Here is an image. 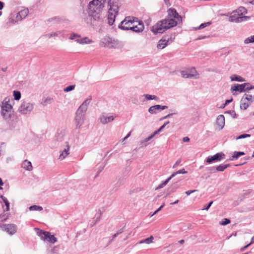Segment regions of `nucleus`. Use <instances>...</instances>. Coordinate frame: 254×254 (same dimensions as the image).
Returning <instances> with one entry per match:
<instances>
[{
    "instance_id": "obj_1",
    "label": "nucleus",
    "mask_w": 254,
    "mask_h": 254,
    "mask_svg": "<svg viewBox=\"0 0 254 254\" xmlns=\"http://www.w3.org/2000/svg\"><path fill=\"white\" fill-rule=\"evenodd\" d=\"M168 15L164 19L158 21L151 27V31L155 34H162L167 30L176 26L182 22V18L174 8L167 10Z\"/></svg>"
},
{
    "instance_id": "obj_2",
    "label": "nucleus",
    "mask_w": 254,
    "mask_h": 254,
    "mask_svg": "<svg viewBox=\"0 0 254 254\" xmlns=\"http://www.w3.org/2000/svg\"><path fill=\"white\" fill-rule=\"evenodd\" d=\"M106 0H92L88 4L89 16L94 21L101 19V16Z\"/></svg>"
},
{
    "instance_id": "obj_3",
    "label": "nucleus",
    "mask_w": 254,
    "mask_h": 254,
    "mask_svg": "<svg viewBox=\"0 0 254 254\" xmlns=\"http://www.w3.org/2000/svg\"><path fill=\"white\" fill-rule=\"evenodd\" d=\"M91 100L92 97L91 96H89L88 98L85 100L77 109L75 113V115L85 118L88 105Z\"/></svg>"
},
{
    "instance_id": "obj_4",
    "label": "nucleus",
    "mask_w": 254,
    "mask_h": 254,
    "mask_svg": "<svg viewBox=\"0 0 254 254\" xmlns=\"http://www.w3.org/2000/svg\"><path fill=\"white\" fill-rule=\"evenodd\" d=\"M135 20L137 18L134 17H126L118 25V28L123 30H130L128 28L131 27L132 24L134 23Z\"/></svg>"
},
{
    "instance_id": "obj_5",
    "label": "nucleus",
    "mask_w": 254,
    "mask_h": 254,
    "mask_svg": "<svg viewBox=\"0 0 254 254\" xmlns=\"http://www.w3.org/2000/svg\"><path fill=\"white\" fill-rule=\"evenodd\" d=\"M34 104L23 101L18 109L19 112L23 115L29 114L33 110Z\"/></svg>"
},
{
    "instance_id": "obj_6",
    "label": "nucleus",
    "mask_w": 254,
    "mask_h": 254,
    "mask_svg": "<svg viewBox=\"0 0 254 254\" xmlns=\"http://www.w3.org/2000/svg\"><path fill=\"white\" fill-rule=\"evenodd\" d=\"M118 44V41L113 40L109 37L102 39L100 42V46L109 48H116Z\"/></svg>"
},
{
    "instance_id": "obj_7",
    "label": "nucleus",
    "mask_w": 254,
    "mask_h": 254,
    "mask_svg": "<svg viewBox=\"0 0 254 254\" xmlns=\"http://www.w3.org/2000/svg\"><path fill=\"white\" fill-rule=\"evenodd\" d=\"M225 154L223 152L217 153L213 156H209L206 158L205 162L211 164L214 162L220 161L225 158Z\"/></svg>"
},
{
    "instance_id": "obj_8",
    "label": "nucleus",
    "mask_w": 254,
    "mask_h": 254,
    "mask_svg": "<svg viewBox=\"0 0 254 254\" xmlns=\"http://www.w3.org/2000/svg\"><path fill=\"white\" fill-rule=\"evenodd\" d=\"M128 28L133 32L140 33L143 31L144 25L142 21L137 19L135 20L134 23L132 24L131 27Z\"/></svg>"
},
{
    "instance_id": "obj_9",
    "label": "nucleus",
    "mask_w": 254,
    "mask_h": 254,
    "mask_svg": "<svg viewBox=\"0 0 254 254\" xmlns=\"http://www.w3.org/2000/svg\"><path fill=\"white\" fill-rule=\"evenodd\" d=\"M250 83L246 82L243 84H235L234 85H232L231 87V91L232 93H233V95H236L237 93H233L234 91L239 92L240 93H242L245 91V87L247 86H249Z\"/></svg>"
},
{
    "instance_id": "obj_10",
    "label": "nucleus",
    "mask_w": 254,
    "mask_h": 254,
    "mask_svg": "<svg viewBox=\"0 0 254 254\" xmlns=\"http://www.w3.org/2000/svg\"><path fill=\"white\" fill-rule=\"evenodd\" d=\"M0 227L8 234L12 235L17 231V226L14 224H0Z\"/></svg>"
},
{
    "instance_id": "obj_11",
    "label": "nucleus",
    "mask_w": 254,
    "mask_h": 254,
    "mask_svg": "<svg viewBox=\"0 0 254 254\" xmlns=\"http://www.w3.org/2000/svg\"><path fill=\"white\" fill-rule=\"evenodd\" d=\"M108 5L110 6V11H116L119 12V7H120V1L119 0H109Z\"/></svg>"
},
{
    "instance_id": "obj_12",
    "label": "nucleus",
    "mask_w": 254,
    "mask_h": 254,
    "mask_svg": "<svg viewBox=\"0 0 254 254\" xmlns=\"http://www.w3.org/2000/svg\"><path fill=\"white\" fill-rule=\"evenodd\" d=\"M116 117H117L116 115L115 116H108L106 113H103L100 116L99 120L102 124L105 125L113 121Z\"/></svg>"
},
{
    "instance_id": "obj_13",
    "label": "nucleus",
    "mask_w": 254,
    "mask_h": 254,
    "mask_svg": "<svg viewBox=\"0 0 254 254\" xmlns=\"http://www.w3.org/2000/svg\"><path fill=\"white\" fill-rule=\"evenodd\" d=\"M172 40H170L169 38L164 37L161 39L157 44V48L160 49H163L166 46H167L169 43L172 42Z\"/></svg>"
},
{
    "instance_id": "obj_14",
    "label": "nucleus",
    "mask_w": 254,
    "mask_h": 254,
    "mask_svg": "<svg viewBox=\"0 0 254 254\" xmlns=\"http://www.w3.org/2000/svg\"><path fill=\"white\" fill-rule=\"evenodd\" d=\"M118 14V12L116 11H110V10H108V23L110 25H113L115 21L116 16Z\"/></svg>"
},
{
    "instance_id": "obj_15",
    "label": "nucleus",
    "mask_w": 254,
    "mask_h": 254,
    "mask_svg": "<svg viewBox=\"0 0 254 254\" xmlns=\"http://www.w3.org/2000/svg\"><path fill=\"white\" fill-rule=\"evenodd\" d=\"M216 125L219 129L221 130L225 125V117L223 115H219L216 119Z\"/></svg>"
},
{
    "instance_id": "obj_16",
    "label": "nucleus",
    "mask_w": 254,
    "mask_h": 254,
    "mask_svg": "<svg viewBox=\"0 0 254 254\" xmlns=\"http://www.w3.org/2000/svg\"><path fill=\"white\" fill-rule=\"evenodd\" d=\"M66 148H65L64 150H61L60 159H64L65 158L69 153V145L67 141L65 142Z\"/></svg>"
},
{
    "instance_id": "obj_17",
    "label": "nucleus",
    "mask_w": 254,
    "mask_h": 254,
    "mask_svg": "<svg viewBox=\"0 0 254 254\" xmlns=\"http://www.w3.org/2000/svg\"><path fill=\"white\" fill-rule=\"evenodd\" d=\"M29 13V10L28 8L22 9L17 13L16 15L17 20H21L25 18Z\"/></svg>"
},
{
    "instance_id": "obj_18",
    "label": "nucleus",
    "mask_w": 254,
    "mask_h": 254,
    "mask_svg": "<svg viewBox=\"0 0 254 254\" xmlns=\"http://www.w3.org/2000/svg\"><path fill=\"white\" fill-rule=\"evenodd\" d=\"M85 118L75 115L74 119L76 129H79L84 123Z\"/></svg>"
},
{
    "instance_id": "obj_19",
    "label": "nucleus",
    "mask_w": 254,
    "mask_h": 254,
    "mask_svg": "<svg viewBox=\"0 0 254 254\" xmlns=\"http://www.w3.org/2000/svg\"><path fill=\"white\" fill-rule=\"evenodd\" d=\"M35 230L37 233V235L43 240H44L45 237H47L48 235H49V232L43 231L39 228H35Z\"/></svg>"
},
{
    "instance_id": "obj_20",
    "label": "nucleus",
    "mask_w": 254,
    "mask_h": 254,
    "mask_svg": "<svg viewBox=\"0 0 254 254\" xmlns=\"http://www.w3.org/2000/svg\"><path fill=\"white\" fill-rule=\"evenodd\" d=\"M240 15L236 13V12L229 18V21L231 22L239 23L240 22Z\"/></svg>"
},
{
    "instance_id": "obj_21",
    "label": "nucleus",
    "mask_w": 254,
    "mask_h": 254,
    "mask_svg": "<svg viewBox=\"0 0 254 254\" xmlns=\"http://www.w3.org/2000/svg\"><path fill=\"white\" fill-rule=\"evenodd\" d=\"M179 188V185L178 184V182L172 184L167 190V195H170L173 192H175L176 190Z\"/></svg>"
},
{
    "instance_id": "obj_22",
    "label": "nucleus",
    "mask_w": 254,
    "mask_h": 254,
    "mask_svg": "<svg viewBox=\"0 0 254 254\" xmlns=\"http://www.w3.org/2000/svg\"><path fill=\"white\" fill-rule=\"evenodd\" d=\"M247 101L251 104L254 101V96L251 94L245 93L241 99V102Z\"/></svg>"
},
{
    "instance_id": "obj_23",
    "label": "nucleus",
    "mask_w": 254,
    "mask_h": 254,
    "mask_svg": "<svg viewBox=\"0 0 254 254\" xmlns=\"http://www.w3.org/2000/svg\"><path fill=\"white\" fill-rule=\"evenodd\" d=\"M21 167L29 171H31L33 169L31 162L27 160H25L23 161L21 164Z\"/></svg>"
},
{
    "instance_id": "obj_24",
    "label": "nucleus",
    "mask_w": 254,
    "mask_h": 254,
    "mask_svg": "<svg viewBox=\"0 0 254 254\" xmlns=\"http://www.w3.org/2000/svg\"><path fill=\"white\" fill-rule=\"evenodd\" d=\"M12 107L8 103V101H5V103L2 102L1 105V111H5L6 112H9L12 111Z\"/></svg>"
},
{
    "instance_id": "obj_25",
    "label": "nucleus",
    "mask_w": 254,
    "mask_h": 254,
    "mask_svg": "<svg viewBox=\"0 0 254 254\" xmlns=\"http://www.w3.org/2000/svg\"><path fill=\"white\" fill-rule=\"evenodd\" d=\"M245 152L243 151H234L232 154V156L229 158V160L233 161L237 159L239 157L241 156L244 155Z\"/></svg>"
},
{
    "instance_id": "obj_26",
    "label": "nucleus",
    "mask_w": 254,
    "mask_h": 254,
    "mask_svg": "<svg viewBox=\"0 0 254 254\" xmlns=\"http://www.w3.org/2000/svg\"><path fill=\"white\" fill-rule=\"evenodd\" d=\"M49 235H48V237L44 238V241H47L52 244H54L57 241V238L54 235H51V233L49 232Z\"/></svg>"
},
{
    "instance_id": "obj_27",
    "label": "nucleus",
    "mask_w": 254,
    "mask_h": 254,
    "mask_svg": "<svg viewBox=\"0 0 254 254\" xmlns=\"http://www.w3.org/2000/svg\"><path fill=\"white\" fill-rule=\"evenodd\" d=\"M165 126L163 125L161 127L156 131H155L152 134L148 136V137L146 138L144 140V142H147L149 141L150 139H151L155 135L159 133L160 131H161L164 128Z\"/></svg>"
},
{
    "instance_id": "obj_28",
    "label": "nucleus",
    "mask_w": 254,
    "mask_h": 254,
    "mask_svg": "<svg viewBox=\"0 0 254 254\" xmlns=\"http://www.w3.org/2000/svg\"><path fill=\"white\" fill-rule=\"evenodd\" d=\"M159 105H155L150 107L148 109V112L151 114H155L159 110Z\"/></svg>"
},
{
    "instance_id": "obj_29",
    "label": "nucleus",
    "mask_w": 254,
    "mask_h": 254,
    "mask_svg": "<svg viewBox=\"0 0 254 254\" xmlns=\"http://www.w3.org/2000/svg\"><path fill=\"white\" fill-rule=\"evenodd\" d=\"M230 166V164H221L218 166H216L215 167V170L218 172H223L224 171L226 168L229 167Z\"/></svg>"
},
{
    "instance_id": "obj_30",
    "label": "nucleus",
    "mask_w": 254,
    "mask_h": 254,
    "mask_svg": "<svg viewBox=\"0 0 254 254\" xmlns=\"http://www.w3.org/2000/svg\"><path fill=\"white\" fill-rule=\"evenodd\" d=\"M1 114L3 118L6 120H10L12 118V115H13V112L12 111L9 112H6L5 111H1Z\"/></svg>"
},
{
    "instance_id": "obj_31",
    "label": "nucleus",
    "mask_w": 254,
    "mask_h": 254,
    "mask_svg": "<svg viewBox=\"0 0 254 254\" xmlns=\"http://www.w3.org/2000/svg\"><path fill=\"white\" fill-rule=\"evenodd\" d=\"M231 79L232 81H236L238 82H244L245 81V79L242 77L241 76L238 75L237 74H233L231 77Z\"/></svg>"
},
{
    "instance_id": "obj_32",
    "label": "nucleus",
    "mask_w": 254,
    "mask_h": 254,
    "mask_svg": "<svg viewBox=\"0 0 254 254\" xmlns=\"http://www.w3.org/2000/svg\"><path fill=\"white\" fill-rule=\"evenodd\" d=\"M75 41L78 43L80 44H88V43H91L92 42V41L91 40H89L88 37H85L81 39H75Z\"/></svg>"
},
{
    "instance_id": "obj_33",
    "label": "nucleus",
    "mask_w": 254,
    "mask_h": 254,
    "mask_svg": "<svg viewBox=\"0 0 254 254\" xmlns=\"http://www.w3.org/2000/svg\"><path fill=\"white\" fill-rule=\"evenodd\" d=\"M247 12V9L243 6H240L237 10H236V13L239 14L240 16L246 14Z\"/></svg>"
},
{
    "instance_id": "obj_34",
    "label": "nucleus",
    "mask_w": 254,
    "mask_h": 254,
    "mask_svg": "<svg viewBox=\"0 0 254 254\" xmlns=\"http://www.w3.org/2000/svg\"><path fill=\"white\" fill-rule=\"evenodd\" d=\"M0 197L1 198L3 202L4 203L5 205L6 206L5 211H9L10 203H9L8 199L3 195H0Z\"/></svg>"
},
{
    "instance_id": "obj_35",
    "label": "nucleus",
    "mask_w": 254,
    "mask_h": 254,
    "mask_svg": "<svg viewBox=\"0 0 254 254\" xmlns=\"http://www.w3.org/2000/svg\"><path fill=\"white\" fill-rule=\"evenodd\" d=\"M181 73V76L185 78H191L194 76V74L190 73L186 70H182Z\"/></svg>"
},
{
    "instance_id": "obj_36",
    "label": "nucleus",
    "mask_w": 254,
    "mask_h": 254,
    "mask_svg": "<svg viewBox=\"0 0 254 254\" xmlns=\"http://www.w3.org/2000/svg\"><path fill=\"white\" fill-rule=\"evenodd\" d=\"M154 237L152 236H150L149 237L147 238L140 241L139 242V244L146 243L147 244H149L152 243V241Z\"/></svg>"
},
{
    "instance_id": "obj_37",
    "label": "nucleus",
    "mask_w": 254,
    "mask_h": 254,
    "mask_svg": "<svg viewBox=\"0 0 254 254\" xmlns=\"http://www.w3.org/2000/svg\"><path fill=\"white\" fill-rule=\"evenodd\" d=\"M53 99L50 97H47L46 98H43L42 104L43 106H47L48 104H51L53 102Z\"/></svg>"
},
{
    "instance_id": "obj_38",
    "label": "nucleus",
    "mask_w": 254,
    "mask_h": 254,
    "mask_svg": "<svg viewBox=\"0 0 254 254\" xmlns=\"http://www.w3.org/2000/svg\"><path fill=\"white\" fill-rule=\"evenodd\" d=\"M143 96L147 100H155L157 101L159 99L158 97L155 95L150 94H144Z\"/></svg>"
},
{
    "instance_id": "obj_39",
    "label": "nucleus",
    "mask_w": 254,
    "mask_h": 254,
    "mask_svg": "<svg viewBox=\"0 0 254 254\" xmlns=\"http://www.w3.org/2000/svg\"><path fill=\"white\" fill-rule=\"evenodd\" d=\"M211 23H212L211 21H209V22H205L203 23H201L198 27H195V29L196 30L201 29L204 28L205 27H206L210 25L211 24Z\"/></svg>"
},
{
    "instance_id": "obj_40",
    "label": "nucleus",
    "mask_w": 254,
    "mask_h": 254,
    "mask_svg": "<svg viewBox=\"0 0 254 254\" xmlns=\"http://www.w3.org/2000/svg\"><path fill=\"white\" fill-rule=\"evenodd\" d=\"M14 99L15 100H19L21 98V93L19 91L14 90L13 92Z\"/></svg>"
},
{
    "instance_id": "obj_41",
    "label": "nucleus",
    "mask_w": 254,
    "mask_h": 254,
    "mask_svg": "<svg viewBox=\"0 0 254 254\" xmlns=\"http://www.w3.org/2000/svg\"><path fill=\"white\" fill-rule=\"evenodd\" d=\"M29 209L30 211H41L43 210V207L40 206L34 205L30 206Z\"/></svg>"
},
{
    "instance_id": "obj_42",
    "label": "nucleus",
    "mask_w": 254,
    "mask_h": 254,
    "mask_svg": "<svg viewBox=\"0 0 254 254\" xmlns=\"http://www.w3.org/2000/svg\"><path fill=\"white\" fill-rule=\"evenodd\" d=\"M250 105V104L248 102L241 101L240 108L244 110H247L249 108Z\"/></svg>"
},
{
    "instance_id": "obj_43",
    "label": "nucleus",
    "mask_w": 254,
    "mask_h": 254,
    "mask_svg": "<svg viewBox=\"0 0 254 254\" xmlns=\"http://www.w3.org/2000/svg\"><path fill=\"white\" fill-rule=\"evenodd\" d=\"M244 43L246 44L254 43V35L251 36L245 39Z\"/></svg>"
},
{
    "instance_id": "obj_44",
    "label": "nucleus",
    "mask_w": 254,
    "mask_h": 254,
    "mask_svg": "<svg viewBox=\"0 0 254 254\" xmlns=\"http://www.w3.org/2000/svg\"><path fill=\"white\" fill-rule=\"evenodd\" d=\"M225 114H228L231 115L234 119L238 118V115L236 114L234 110H229L225 112Z\"/></svg>"
},
{
    "instance_id": "obj_45",
    "label": "nucleus",
    "mask_w": 254,
    "mask_h": 254,
    "mask_svg": "<svg viewBox=\"0 0 254 254\" xmlns=\"http://www.w3.org/2000/svg\"><path fill=\"white\" fill-rule=\"evenodd\" d=\"M75 84L68 86L64 89V91L65 92H70V91L73 90L75 88Z\"/></svg>"
},
{
    "instance_id": "obj_46",
    "label": "nucleus",
    "mask_w": 254,
    "mask_h": 254,
    "mask_svg": "<svg viewBox=\"0 0 254 254\" xmlns=\"http://www.w3.org/2000/svg\"><path fill=\"white\" fill-rule=\"evenodd\" d=\"M231 220L229 219L228 218H224L222 219L221 221L220 222V224L221 225H226L229 223H230Z\"/></svg>"
},
{
    "instance_id": "obj_47",
    "label": "nucleus",
    "mask_w": 254,
    "mask_h": 254,
    "mask_svg": "<svg viewBox=\"0 0 254 254\" xmlns=\"http://www.w3.org/2000/svg\"><path fill=\"white\" fill-rule=\"evenodd\" d=\"M251 136V134H242L238 136H237L236 137H234L236 140L240 139H244L247 137H249Z\"/></svg>"
},
{
    "instance_id": "obj_48",
    "label": "nucleus",
    "mask_w": 254,
    "mask_h": 254,
    "mask_svg": "<svg viewBox=\"0 0 254 254\" xmlns=\"http://www.w3.org/2000/svg\"><path fill=\"white\" fill-rule=\"evenodd\" d=\"M54 20H56L57 21V22H60L62 21V20H63V19H62V18L58 17V16H55V17L49 18L48 20V21L49 22H51V21H52Z\"/></svg>"
},
{
    "instance_id": "obj_49",
    "label": "nucleus",
    "mask_w": 254,
    "mask_h": 254,
    "mask_svg": "<svg viewBox=\"0 0 254 254\" xmlns=\"http://www.w3.org/2000/svg\"><path fill=\"white\" fill-rule=\"evenodd\" d=\"M187 172L185 171V169H181L177 172H174L171 175H174V177L177 175L179 174H186Z\"/></svg>"
},
{
    "instance_id": "obj_50",
    "label": "nucleus",
    "mask_w": 254,
    "mask_h": 254,
    "mask_svg": "<svg viewBox=\"0 0 254 254\" xmlns=\"http://www.w3.org/2000/svg\"><path fill=\"white\" fill-rule=\"evenodd\" d=\"M58 34L56 32H54V33H49V34H45L44 35V36L46 37H48L49 38H50L52 37H56V36H58Z\"/></svg>"
},
{
    "instance_id": "obj_51",
    "label": "nucleus",
    "mask_w": 254,
    "mask_h": 254,
    "mask_svg": "<svg viewBox=\"0 0 254 254\" xmlns=\"http://www.w3.org/2000/svg\"><path fill=\"white\" fill-rule=\"evenodd\" d=\"M81 36L74 33H72L70 34L69 39L70 40H74L76 38L80 37Z\"/></svg>"
},
{
    "instance_id": "obj_52",
    "label": "nucleus",
    "mask_w": 254,
    "mask_h": 254,
    "mask_svg": "<svg viewBox=\"0 0 254 254\" xmlns=\"http://www.w3.org/2000/svg\"><path fill=\"white\" fill-rule=\"evenodd\" d=\"M174 177V175H171L169 178H168L166 180H165L164 181L162 182V184L164 185V186H165L168 182Z\"/></svg>"
},
{
    "instance_id": "obj_53",
    "label": "nucleus",
    "mask_w": 254,
    "mask_h": 254,
    "mask_svg": "<svg viewBox=\"0 0 254 254\" xmlns=\"http://www.w3.org/2000/svg\"><path fill=\"white\" fill-rule=\"evenodd\" d=\"M213 202V201H210L208 204L204 205L203 208H202V210H208L212 204Z\"/></svg>"
},
{
    "instance_id": "obj_54",
    "label": "nucleus",
    "mask_w": 254,
    "mask_h": 254,
    "mask_svg": "<svg viewBox=\"0 0 254 254\" xmlns=\"http://www.w3.org/2000/svg\"><path fill=\"white\" fill-rule=\"evenodd\" d=\"M177 114H178L177 113H172L169 114L167 115L166 116L161 118L160 120H163L164 119L169 118L171 117L173 115H177Z\"/></svg>"
},
{
    "instance_id": "obj_55",
    "label": "nucleus",
    "mask_w": 254,
    "mask_h": 254,
    "mask_svg": "<svg viewBox=\"0 0 254 254\" xmlns=\"http://www.w3.org/2000/svg\"><path fill=\"white\" fill-rule=\"evenodd\" d=\"M16 22V21L12 17H9L8 22H7V24H14Z\"/></svg>"
},
{
    "instance_id": "obj_56",
    "label": "nucleus",
    "mask_w": 254,
    "mask_h": 254,
    "mask_svg": "<svg viewBox=\"0 0 254 254\" xmlns=\"http://www.w3.org/2000/svg\"><path fill=\"white\" fill-rule=\"evenodd\" d=\"M165 206V203H163L156 210H155L154 213L151 215L153 216L156 214H157L159 211H160Z\"/></svg>"
},
{
    "instance_id": "obj_57",
    "label": "nucleus",
    "mask_w": 254,
    "mask_h": 254,
    "mask_svg": "<svg viewBox=\"0 0 254 254\" xmlns=\"http://www.w3.org/2000/svg\"><path fill=\"white\" fill-rule=\"evenodd\" d=\"M250 19V16H242V15H241V16L240 22H241L242 21H247V20H249Z\"/></svg>"
},
{
    "instance_id": "obj_58",
    "label": "nucleus",
    "mask_w": 254,
    "mask_h": 254,
    "mask_svg": "<svg viewBox=\"0 0 254 254\" xmlns=\"http://www.w3.org/2000/svg\"><path fill=\"white\" fill-rule=\"evenodd\" d=\"M181 161H182L181 159H178V160L176 162V163L174 164V165H173V168H176L178 165H179L180 164V163H181Z\"/></svg>"
},
{
    "instance_id": "obj_59",
    "label": "nucleus",
    "mask_w": 254,
    "mask_h": 254,
    "mask_svg": "<svg viewBox=\"0 0 254 254\" xmlns=\"http://www.w3.org/2000/svg\"><path fill=\"white\" fill-rule=\"evenodd\" d=\"M197 190H188V191H186L185 192V193L187 195H190V194H191L192 193H193L195 191H196Z\"/></svg>"
},
{
    "instance_id": "obj_60",
    "label": "nucleus",
    "mask_w": 254,
    "mask_h": 254,
    "mask_svg": "<svg viewBox=\"0 0 254 254\" xmlns=\"http://www.w3.org/2000/svg\"><path fill=\"white\" fill-rule=\"evenodd\" d=\"M253 89H254V86H253V85H251L250 84L249 86H247L245 87V91H249Z\"/></svg>"
},
{
    "instance_id": "obj_61",
    "label": "nucleus",
    "mask_w": 254,
    "mask_h": 254,
    "mask_svg": "<svg viewBox=\"0 0 254 254\" xmlns=\"http://www.w3.org/2000/svg\"><path fill=\"white\" fill-rule=\"evenodd\" d=\"M159 107H160V108H159L160 111V110H165V109H167L168 108L167 106H165V105H159Z\"/></svg>"
},
{
    "instance_id": "obj_62",
    "label": "nucleus",
    "mask_w": 254,
    "mask_h": 254,
    "mask_svg": "<svg viewBox=\"0 0 254 254\" xmlns=\"http://www.w3.org/2000/svg\"><path fill=\"white\" fill-rule=\"evenodd\" d=\"M105 165H103L102 167H101L100 169H99L97 172V174L95 177H97L99 175V174L102 172V170L105 167Z\"/></svg>"
},
{
    "instance_id": "obj_63",
    "label": "nucleus",
    "mask_w": 254,
    "mask_h": 254,
    "mask_svg": "<svg viewBox=\"0 0 254 254\" xmlns=\"http://www.w3.org/2000/svg\"><path fill=\"white\" fill-rule=\"evenodd\" d=\"M99 211H100V215L98 217H97L95 222L93 224V225H92V226L95 225L99 221V220L100 219V215H101V211L99 210Z\"/></svg>"
},
{
    "instance_id": "obj_64",
    "label": "nucleus",
    "mask_w": 254,
    "mask_h": 254,
    "mask_svg": "<svg viewBox=\"0 0 254 254\" xmlns=\"http://www.w3.org/2000/svg\"><path fill=\"white\" fill-rule=\"evenodd\" d=\"M233 101V98H231L230 99H228V100H226L225 101V105H228V104L230 103L231 102H232Z\"/></svg>"
}]
</instances>
